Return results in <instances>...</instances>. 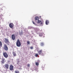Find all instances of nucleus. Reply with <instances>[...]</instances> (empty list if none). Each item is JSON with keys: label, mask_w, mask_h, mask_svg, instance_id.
<instances>
[{"label": "nucleus", "mask_w": 73, "mask_h": 73, "mask_svg": "<svg viewBox=\"0 0 73 73\" xmlns=\"http://www.w3.org/2000/svg\"><path fill=\"white\" fill-rule=\"evenodd\" d=\"M16 45L18 47H20L21 45V42L19 39L17 40V41L16 42Z\"/></svg>", "instance_id": "f257e3e1"}, {"label": "nucleus", "mask_w": 73, "mask_h": 73, "mask_svg": "<svg viewBox=\"0 0 73 73\" xmlns=\"http://www.w3.org/2000/svg\"><path fill=\"white\" fill-rule=\"evenodd\" d=\"M42 49H41L38 51V55H40L42 56H44V54L42 52Z\"/></svg>", "instance_id": "f03ea898"}, {"label": "nucleus", "mask_w": 73, "mask_h": 73, "mask_svg": "<svg viewBox=\"0 0 73 73\" xmlns=\"http://www.w3.org/2000/svg\"><path fill=\"white\" fill-rule=\"evenodd\" d=\"M4 68L6 69H8L9 68V64H5L3 66Z\"/></svg>", "instance_id": "7ed1b4c3"}, {"label": "nucleus", "mask_w": 73, "mask_h": 73, "mask_svg": "<svg viewBox=\"0 0 73 73\" xmlns=\"http://www.w3.org/2000/svg\"><path fill=\"white\" fill-rule=\"evenodd\" d=\"M3 54L4 57L6 58H7L9 56L8 54L6 52L3 53Z\"/></svg>", "instance_id": "20e7f679"}, {"label": "nucleus", "mask_w": 73, "mask_h": 73, "mask_svg": "<svg viewBox=\"0 0 73 73\" xmlns=\"http://www.w3.org/2000/svg\"><path fill=\"white\" fill-rule=\"evenodd\" d=\"M4 49L6 51H8V47L6 44L4 45Z\"/></svg>", "instance_id": "39448f33"}, {"label": "nucleus", "mask_w": 73, "mask_h": 73, "mask_svg": "<svg viewBox=\"0 0 73 73\" xmlns=\"http://www.w3.org/2000/svg\"><path fill=\"white\" fill-rule=\"evenodd\" d=\"M11 38L13 40H15V34L12 35H11Z\"/></svg>", "instance_id": "423d86ee"}, {"label": "nucleus", "mask_w": 73, "mask_h": 73, "mask_svg": "<svg viewBox=\"0 0 73 73\" xmlns=\"http://www.w3.org/2000/svg\"><path fill=\"white\" fill-rule=\"evenodd\" d=\"M9 27L11 28H13L14 27V25L12 23H10L9 25Z\"/></svg>", "instance_id": "0eeeda50"}, {"label": "nucleus", "mask_w": 73, "mask_h": 73, "mask_svg": "<svg viewBox=\"0 0 73 73\" xmlns=\"http://www.w3.org/2000/svg\"><path fill=\"white\" fill-rule=\"evenodd\" d=\"M10 70H13V65H11L10 66Z\"/></svg>", "instance_id": "6e6552de"}, {"label": "nucleus", "mask_w": 73, "mask_h": 73, "mask_svg": "<svg viewBox=\"0 0 73 73\" xmlns=\"http://www.w3.org/2000/svg\"><path fill=\"white\" fill-rule=\"evenodd\" d=\"M5 42L6 43H9V40L7 38H5Z\"/></svg>", "instance_id": "1a4fd4ad"}, {"label": "nucleus", "mask_w": 73, "mask_h": 73, "mask_svg": "<svg viewBox=\"0 0 73 73\" xmlns=\"http://www.w3.org/2000/svg\"><path fill=\"white\" fill-rule=\"evenodd\" d=\"M5 59L4 58H2V60L1 61V62L2 64H4L5 62Z\"/></svg>", "instance_id": "9d476101"}, {"label": "nucleus", "mask_w": 73, "mask_h": 73, "mask_svg": "<svg viewBox=\"0 0 73 73\" xmlns=\"http://www.w3.org/2000/svg\"><path fill=\"white\" fill-rule=\"evenodd\" d=\"M44 35V34L43 33H40L39 34V36H42Z\"/></svg>", "instance_id": "9b49d317"}, {"label": "nucleus", "mask_w": 73, "mask_h": 73, "mask_svg": "<svg viewBox=\"0 0 73 73\" xmlns=\"http://www.w3.org/2000/svg\"><path fill=\"white\" fill-rule=\"evenodd\" d=\"M45 23L46 25H48L49 23V21L48 20H46L45 22Z\"/></svg>", "instance_id": "f8f14e48"}, {"label": "nucleus", "mask_w": 73, "mask_h": 73, "mask_svg": "<svg viewBox=\"0 0 73 73\" xmlns=\"http://www.w3.org/2000/svg\"><path fill=\"white\" fill-rule=\"evenodd\" d=\"M13 56H15L16 55V54L15 52L14 51L13 52Z\"/></svg>", "instance_id": "ddd939ff"}, {"label": "nucleus", "mask_w": 73, "mask_h": 73, "mask_svg": "<svg viewBox=\"0 0 73 73\" xmlns=\"http://www.w3.org/2000/svg\"><path fill=\"white\" fill-rule=\"evenodd\" d=\"M39 19V18L38 17H35V20H38Z\"/></svg>", "instance_id": "4468645a"}, {"label": "nucleus", "mask_w": 73, "mask_h": 73, "mask_svg": "<svg viewBox=\"0 0 73 73\" xmlns=\"http://www.w3.org/2000/svg\"><path fill=\"white\" fill-rule=\"evenodd\" d=\"M2 44L1 41H0V48L2 47Z\"/></svg>", "instance_id": "2eb2a0df"}, {"label": "nucleus", "mask_w": 73, "mask_h": 73, "mask_svg": "<svg viewBox=\"0 0 73 73\" xmlns=\"http://www.w3.org/2000/svg\"><path fill=\"white\" fill-rule=\"evenodd\" d=\"M15 73H20L19 71L18 70H16L15 72Z\"/></svg>", "instance_id": "dca6fc26"}, {"label": "nucleus", "mask_w": 73, "mask_h": 73, "mask_svg": "<svg viewBox=\"0 0 73 73\" xmlns=\"http://www.w3.org/2000/svg\"><path fill=\"white\" fill-rule=\"evenodd\" d=\"M44 45V43L43 42H41L40 43V45L41 46H43Z\"/></svg>", "instance_id": "f3484780"}, {"label": "nucleus", "mask_w": 73, "mask_h": 73, "mask_svg": "<svg viewBox=\"0 0 73 73\" xmlns=\"http://www.w3.org/2000/svg\"><path fill=\"white\" fill-rule=\"evenodd\" d=\"M35 65H36V66H38V65H39L38 63V62H36V63H35Z\"/></svg>", "instance_id": "a211bd4d"}, {"label": "nucleus", "mask_w": 73, "mask_h": 73, "mask_svg": "<svg viewBox=\"0 0 73 73\" xmlns=\"http://www.w3.org/2000/svg\"><path fill=\"white\" fill-rule=\"evenodd\" d=\"M41 22V21H39L38 20V21H37V23H40Z\"/></svg>", "instance_id": "6ab92c4d"}, {"label": "nucleus", "mask_w": 73, "mask_h": 73, "mask_svg": "<svg viewBox=\"0 0 73 73\" xmlns=\"http://www.w3.org/2000/svg\"><path fill=\"white\" fill-rule=\"evenodd\" d=\"M38 54H35V56H36V57H38Z\"/></svg>", "instance_id": "aec40b11"}, {"label": "nucleus", "mask_w": 73, "mask_h": 73, "mask_svg": "<svg viewBox=\"0 0 73 73\" xmlns=\"http://www.w3.org/2000/svg\"><path fill=\"white\" fill-rule=\"evenodd\" d=\"M33 24H34L35 25H37L36 24H35V23L33 21Z\"/></svg>", "instance_id": "412c9836"}, {"label": "nucleus", "mask_w": 73, "mask_h": 73, "mask_svg": "<svg viewBox=\"0 0 73 73\" xmlns=\"http://www.w3.org/2000/svg\"><path fill=\"white\" fill-rule=\"evenodd\" d=\"M30 65L29 64H27V67H30Z\"/></svg>", "instance_id": "4be33fe9"}, {"label": "nucleus", "mask_w": 73, "mask_h": 73, "mask_svg": "<svg viewBox=\"0 0 73 73\" xmlns=\"http://www.w3.org/2000/svg\"><path fill=\"white\" fill-rule=\"evenodd\" d=\"M33 46H31V47H30V49H33Z\"/></svg>", "instance_id": "5701e85b"}, {"label": "nucleus", "mask_w": 73, "mask_h": 73, "mask_svg": "<svg viewBox=\"0 0 73 73\" xmlns=\"http://www.w3.org/2000/svg\"><path fill=\"white\" fill-rule=\"evenodd\" d=\"M43 23L42 22H41V23H40V25H43Z\"/></svg>", "instance_id": "b1692460"}, {"label": "nucleus", "mask_w": 73, "mask_h": 73, "mask_svg": "<svg viewBox=\"0 0 73 73\" xmlns=\"http://www.w3.org/2000/svg\"><path fill=\"white\" fill-rule=\"evenodd\" d=\"M27 44H30V42L29 41H27Z\"/></svg>", "instance_id": "393cba45"}, {"label": "nucleus", "mask_w": 73, "mask_h": 73, "mask_svg": "<svg viewBox=\"0 0 73 73\" xmlns=\"http://www.w3.org/2000/svg\"><path fill=\"white\" fill-rule=\"evenodd\" d=\"M38 31V30H37L36 31V32H37Z\"/></svg>", "instance_id": "a878e982"}, {"label": "nucleus", "mask_w": 73, "mask_h": 73, "mask_svg": "<svg viewBox=\"0 0 73 73\" xmlns=\"http://www.w3.org/2000/svg\"><path fill=\"white\" fill-rule=\"evenodd\" d=\"M19 35H21V33H20Z\"/></svg>", "instance_id": "bb28decb"}]
</instances>
